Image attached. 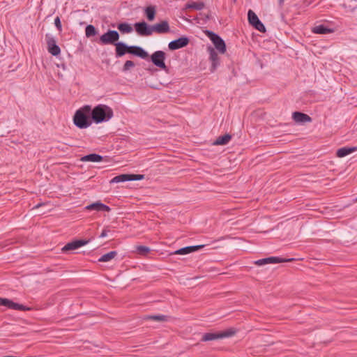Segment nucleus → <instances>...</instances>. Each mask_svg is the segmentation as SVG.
Wrapping results in <instances>:
<instances>
[{
    "label": "nucleus",
    "instance_id": "c85d7f7f",
    "mask_svg": "<svg viewBox=\"0 0 357 357\" xmlns=\"http://www.w3.org/2000/svg\"><path fill=\"white\" fill-rule=\"evenodd\" d=\"M116 251H111L108 253H106L101 256L100 258L98 259V261L100 262H107L113 259L117 255Z\"/></svg>",
    "mask_w": 357,
    "mask_h": 357
},
{
    "label": "nucleus",
    "instance_id": "f704fd0d",
    "mask_svg": "<svg viewBox=\"0 0 357 357\" xmlns=\"http://www.w3.org/2000/svg\"><path fill=\"white\" fill-rule=\"evenodd\" d=\"M220 333L221 335H224V338H225V337H228L232 336L235 333V331L232 329H229L225 331L220 332Z\"/></svg>",
    "mask_w": 357,
    "mask_h": 357
},
{
    "label": "nucleus",
    "instance_id": "4c0bfd02",
    "mask_svg": "<svg viewBox=\"0 0 357 357\" xmlns=\"http://www.w3.org/2000/svg\"><path fill=\"white\" fill-rule=\"evenodd\" d=\"M96 34V29L94 26L91 24V36Z\"/></svg>",
    "mask_w": 357,
    "mask_h": 357
},
{
    "label": "nucleus",
    "instance_id": "2eb2a0df",
    "mask_svg": "<svg viewBox=\"0 0 357 357\" xmlns=\"http://www.w3.org/2000/svg\"><path fill=\"white\" fill-rule=\"evenodd\" d=\"M115 56L116 58H120L126 54H128L130 45H128L123 42H117L115 45Z\"/></svg>",
    "mask_w": 357,
    "mask_h": 357
},
{
    "label": "nucleus",
    "instance_id": "2f4dec72",
    "mask_svg": "<svg viewBox=\"0 0 357 357\" xmlns=\"http://www.w3.org/2000/svg\"><path fill=\"white\" fill-rule=\"evenodd\" d=\"M135 66V64L132 61H126L123 66L122 71L127 72L130 70L131 68H133Z\"/></svg>",
    "mask_w": 357,
    "mask_h": 357
},
{
    "label": "nucleus",
    "instance_id": "20e7f679",
    "mask_svg": "<svg viewBox=\"0 0 357 357\" xmlns=\"http://www.w3.org/2000/svg\"><path fill=\"white\" fill-rule=\"evenodd\" d=\"M151 62L157 67L165 71H168V68L165 64L166 54L162 50L154 52L151 56Z\"/></svg>",
    "mask_w": 357,
    "mask_h": 357
},
{
    "label": "nucleus",
    "instance_id": "37998d69",
    "mask_svg": "<svg viewBox=\"0 0 357 357\" xmlns=\"http://www.w3.org/2000/svg\"><path fill=\"white\" fill-rule=\"evenodd\" d=\"M90 174H91V178L93 177L96 174L95 173L93 174V172H92L91 169Z\"/></svg>",
    "mask_w": 357,
    "mask_h": 357
},
{
    "label": "nucleus",
    "instance_id": "cd10ccee",
    "mask_svg": "<svg viewBox=\"0 0 357 357\" xmlns=\"http://www.w3.org/2000/svg\"><path fill=\"white\" fill-rule=\"evenodd\" d=\"M117 29L121 33H130L133 31L131 24L127 22L120 23L117 26Z\"/></svg>",
    "mask_w": 357,
    "mask_h": 357
},
{
    "label": "nucleus",
    "instance_id": "7c9ffc66",
    "mask_svg": "<svg viewBox=\"0 0 357 357\" xmlns=\"http://www.w3.org/2000/svg\"><path fill=\"white\" fill-rule=\"evenodd\" d=\"M344 6L349 12H354L357 8V0H349L344 3Z\"/></svg>",
    "mask_w": 357,
    "mask_h": 357
},
{
    "label": "nucleus",
    "instance_id": "9d476101",
    "mask_svg": "<svg viewBox=\"0 0 357 357\" xmlns=\"http://www.w3.org/2000/svg\"><path fill=\"white\" fill-rule=\"evenodd\" d=\"M207 52L209 54V60L211 62V66L210 68L211 72L213 73L215 71L217 68L220 66V58L218 55L217 52L215 50V49L211 47L208 46L207 47Z\"/></svg>",
    "mask_w": 357,
    "mask_h": 357
},
{
    "label": "nucleus",
    "instance_id": "393cba45",
    "mask_svg": "<svg viewBox=\"0 0 357 357\" xmlns=\"http://www.w3.org/2000/svg\"><path fill=\"white\" fill-rule=\"evenodd\" d=\"M231 139V135L225 134L222 136L218 137L216 140L213 143V145H226Z\"/></svg>",
    "mask_w": 357,
    "mask_h": 357
},
{
    "label": "nucleus",
    "instance_id": "412c9836",
    "mask_svg": "<svg viewBox=\"0 0 357 357\" xmlns=\"http://www.w3.org/2000/svg\"><path fill=\"white\" fill-rule=\"evenodd\" d=\"M91 211H96L100 212H109L111 208L100 202H96L91 204Z\"/></svg>",
    "mask_w": 357,
    "mask_h": 357
},
{
    "label": "nucleus",
    "instance_id": "c9c22d12",
    "mask_svg": "<svg viewBox=\"0 0 357 357\" xmlns=\"http://www.w3.org/2000/svg\"><path fill=\"white\" fill-rule=\"evenodd\" d=\"M130 181H140L144 178L143 174H130Z\"/></svg>",
    "mask_w": 357,
    "mask_h": 357
},
{
    "label": "nucleus",
    "instance_id": "e433bc0d",
    "mask_svg": "<svg viewBox=\"0 0 357 357\" xmlns=\"http://www.w3.org/2000/svg\"><path fill=\"white\" fill-rule=\"evenodd\" d=\"M54 24H55L56 27L57 28V29L59 30V31H62V26H61V20H60L59 17H56L54 19Z\"/></svg>",
    "mask_w": 357,
    "mask_h": 357
},
{
    "label": "nucleus",
    "instance_id": "c03bdc74",
    "mask_svg": "<svg viewBox=\"0 0 357 357\" xmlns=\"http://www.w3.org/2000/svg\"><path fill=\"white\" fill-rule=\"evenodd\" d=\"M284 0H279V3L282 4L284 2Z\"/></svg>",
    "mask_w": 357,
    "mask_h": 357
},
{
    "label": "nucleus",
    "instance_id": "79ce46f5",
    "mask_svg": "<svg viewBox=\"0 0 357 357\" xmlns=\"http://www.w3.org/2000/svg\"><path fill=\"white\" fill-rule=\"evenodd\" d=\"M43 204H37L36 206H34V208H39L40 206H42Z\"/></svg>",
    "mask_w": 357,
    "mask_h": 357
},
{
    "label": "nucleus",
    "instance_id": "f257e3e1",
    "mask_svg": "<svg viewBox=\"0 0 357 357\" xmlns=\"http://www.w3.org/2000/svg\"><path fill=\"white\" fill-rule=\"evenodd\" d=\"M113 116L112 109L105 105H98L91 109V123H100L108 121Z\"/></svg>",
    "mask_w": 357,
    "mask_h": 357
},
{
    "label": "nucleus",
    "instance_id": "58836bf2",
    "mask_svg": "<svg viewBox=\"0 0 357 357\" xmlns=\"http://www.w3.org/2000/svg\"><path fill=\"white\" fill-rule=\"evenodd\" d=\"M106 236H107V230L103 229L102 231L101 232L100 235L99 236V238H104Z\"/></svg>",
    "mask_w": 357,
    "mask_h": 357
},
{
    "label": "nucleus",
    "instance_id": "f8f14e48",
    "mask_svg": "<svg viewBox=\"0 0 357 357\" xmlns=\"http://www.w3.org/2000/svg\"><path fill=\"white\" fill-rule=\"evenodd\" d=\"M87 12L85 10H78L76 12L75 21L80 26L86 25L85 33L86 36L89 38V24H87Z\"/></svg>",
    "mask_w": 357,
    "mask_h": 357
},
{
    "label": "nucleus",
    "instance_id": "ddd939ff",
    "mask_svg": "<svg viewBox=\"0 0 357 357\" xmlns=\"http://www.w3.org/2000/svg\"><path fill=\"white\" fill-rule=\"evenodd\" d=\"M0 305H3L7 307L9 309L16 310H21V311H26L29 310V308L17 303L13 302V301L5 298H0Z\"/></svg>",
    "mask_w": 357,
    "mask_h": 357
},
{
    "label": "nucleus",
    "instance_id": "4468645a",
    "mask_svg": "<svg viewBox=\"0 0 357 357\" xmlns=\"http://www.w3.org/2000/svg\"><path fill=\"white\" fill-rule=\"evenodd\" d=\"M189 42L190 40L188 37L182 36L178 38V39L171 41L168 45V47L170 50H178L184 47H186L188 45Z\"/></svg>",
    "mask_w": 357,
    "mask_h": 357
},
{
    "label": "nucleus",
    "instance_id": "f03ea898",
    "mask_svg": "<svg viewBox=\"0 0 357 357\" xmlns=\"http://www.w3.org/2000/svg\"><path fill=\"white\" fill-rule=\"evenodd\" d=\"M73 121L79 128H86L89 126V105H84L76 111Z\"/></svg>",
    "mask_w": 357,
    "mask_h": 357
},
{
    "label": "nucleus",
    "instance_id": "f3484780",
    "mask_svg": "<svg viewBox=\"0 0 357 357\" xmlns=\"http://www.w3.org/2000/svg\"><path fill=\"white\" fill-rule=\"evenodd\" d=\"M153 33L159 34L166 33L169 31V25L167 21H162L160 23L152 25Z\"/></svg>",
    "mask_w": 357,
    "mask_h": 357
},
{
    "label": "nucleus",
    "instance_id": "b1692460",
    "mask_svg": "<svg viewBox=\"0 0 357 357\" xmlns=\"http://www.w3.org/2000/svg\"><path fill=\"white\" fill-rule=\"evenodd\" d=\"M355 151V149L353 148V147H348V146H344V147H342V148H340L339 149H337V152H336V155L338 157V158H343V157H345L347 155H348L349 154L353 153Z\"/></svg>",
    "mask_w": 357,
    "mask_h": 357
},
{
    "label": "nucleus",
    "instance_id": "a19ab883",
    "mask_svg": "<svg viewBox=\"0 0 357 357\" xmlns=\"http://www.w3.org/2000/svg\"><path fill=\"white\" fill-rule=\"evenodd\" d=\"M89 160H90L89 154L84 155L81 159L82 161H89Z\"/></svg>",
    "mask_w": 357,
    "mask_h": 357
},
{
    "label": "nucleus",
    "instance_id": "72a5a7b5",
    "mask_svg": "<svg viewBox=\"0 0 357 357\" xmlns=\"http://www.w3.org/2000/svg\"><path fill=\"white\" fill-rule=\"evenodd\" d=\"M103 159L102 156L96 154V153H91L90 155V160L91 162H98L102 161Z\"/></svg>",
    "mask_w": 357,
    "mask_h": 357
},
{
    "label": "nucleus",
    "instance_id": "c756f323",
    "mask_svg": "<svg viewBox=\"0 0 357 357\" xmlns=\"http://www.w3.org/2000/svg\"><path fill=\"white\" fill-rule=\"evenodd\" d=\"M168 317L163 314H157V315H149L146 316L144 319L146 320H153L155 321H167L168 320Z\"/></svg>",
    "mask_w": 357,
    "mask_h": 357
},
{
    "label": "nucleus",
    "instance_id": "473e14b6",
    "mask_svg": "<svg viewBox=\"0 0 357 357\" xmlns=\"http://www.w3.org/2000/svg\"><path fill=\"white\" fill-rule=\"evenodd\" d=\"M136 250L138 252V253L144 255H146L150 251V248L144 245H138L136 248Z\"/></svg>",
    "mask_w": 357,
    "mask_h": 357
},
{
    "label": "nucleus",
    "instance_id": "dca6fc26",
    "mask_svg": "<svg viewBox=\"0 0 357 357\" xmlns=\"http://www.w3.org/2000/svg\"><path fill=\"white\" fill-rule=\"evenodd\" d=\"M128 54L140 57L142 59H146L149 54L142 47L137 45H130Z\"/></svg>",
    "mask_w": 357,
    "mask_h": 357
},
{
    "label": "nucleus",
    "instance_id": "4be33fe9",
    "mask_svg": "<svg viewBox=\"0 0 357 357\" xmlns=\"http://www.w3.org/2000/svg\"><path fill=\"white\" fill-rule=\"evenodd\" d=\"M222 338H224V335H221L220 332L207 333L202 335V341L208 342Z\"/></svg>",
    "mask_w": 357,
    "mask_h": 357
},
{
    "label": "nucleus",
    "instance_id": "49530a36",
    "mask_svg": "<svg viewBox=\"0 0 357 357\" xmlns=\"http://www.w3.org/2000/svg\"><path fill=\"white\" fill-rule=\"evenodd\" d=\"M352 147L355 149V151H357V146H352Z\"/></svg>",
    "mask_w": 357,
    "mask_h": 357
},
{
    "label": "nucleus",
    "instance_id": "de8ad7c7",
    "mask_svg": "<svg viewBox=\"0 0 357 357\" xmlns=\"http://www.w3.org/2000/svg\"><path fill=\"white\" fill-rule=\"evenodd\" d=\"M236 0H234V2H235Z\"/></svg>",
    "mask_w": 357,
    "mask_h": 357
},
{
    "label": "nucleus",
    "instance_id": "5701e85b",
    "mask_svg": "<svg viewBox=\"0 0 357 357\" xmlns=\"http://www.w3.org/2000/svg\"><path fill=\"white\" fill-rule=\"evenodd\" d=\"M144 14L149 22L154 20L156 14V9L154 6H149L144 8Z\"/></svg>",
    "mask_w": 357,
    "mask_h": 357
},
{
    "label": "nucleus",
    "instance_id": "bb28decb",
    "mask_svg": "<svg viewBox=\"0 0 357 357\" xmlns=\"http://www.w3.org/2000/svg\"><path fill=\"white\" fill-rule=\"evenodd\" d=\"M130 174H120V175H118V176H114L111 181H110V183H121V182H125V181H130Z\"/></svg>",
    "mask_w": 357,
    "mask_h": 357
},
{
    "label": "nucleus",
    "instance_id": "ea45409f",
    "mask_svg": "<svg viewBox=\"0 0 357 357\" xmlns=\"http://www.w3.org/2000/svg\"><path fill=\"white\" fill-rule=\"evenodd\" d=\"M89 160H90L89 154L84 155L81 159L82 161H89Z\"/></svg>",
    "mask_w": 357,
    "mask_h": 357
},
{
    "label": "nucleus",
    "instance_id": "6ab92c4d",
    "mask_svg": "<svg viewBox=\"0 0 357 357\" xmlns=\"http://www.w3.org/2000/svg\"><path fill=\"white\" fill-rule=\"evenodd\" d=\"M204 245H192V246H186L182 248H180L177 250H176L174 254V255H188L189 253L197 251L202 248Z\"/></svg>",
    "mask_w": 357,
    "mask_h": 357
},
{
    "label": "nucleus",
    "instance_id": "1a4fd4ad",
    "mask_svg": "<svg viewBox=\"0 0 357 357\" xmlns=\"http://www.w3.org/2000/svg\"><path fill=\"white\" fill-rule=\"evenodd\" d=\"M294 259H283L278 257H270L267 258L261 259L255 261V264L257 266H264L268 264H278L282 262L291 261Z\"/></svg>",
    "mask_w": 357,
    "mask_h": 357
},
{
    "label": "nucleus",
    "instance_id": "7ed1b4c3",
    "mask_svg": "<svg viewBox=\"0 0 357 357\" xmlns=\"http://www.w3.org/2000/svg\"><path fill=\"white\" fill-rule=\"evenodd\" d=\"M205 33L213 43L217 51L220 54H225L226 52L227 47L224 40L219 35L212 31L206 30Z\"/></svg>",
    "mask_w": 357,
    "mask_h": 357
},
{
    "label": "nucleus",
    "instance_id": "6e6552de",
    "mask_svg": "<svg viewBox=\"0 0 357 357\" xmlns=\"http://www.w3.org/2000/svg\"><path fill=\"white\" fill-rule=\"evenodd\" d=\"M45 40L48 52L53 56H58L61 52V49L56 45V40L54 36L50 33L45 35Z\"/></svg>",
    "mask_w": 357,
    "mask_h": 357
},
{
    "label": "nucleus",
    "instance_id": "9b49d317",
    "mask_svg": "<svg viewBox=\"0 0 357 357\" xmlns=\"http://www.w3.org/2000/svg\"><path fill=\"white\" fill-rule=\"evenodd\" d=\"M89 242V240L85 239H79L73 241L71 242L66 244L62 248L61 250L63 252H68L69 251L75 250L78 249L79 248L86 245Z\"/></svg>",
    "mask_w": 357,
    "mask_h": 357
},
{
    "label": "nucleus",
    "instance_id": "39448f33",
    "mask_svg": "<svg viewBox=\"0 0 357 357\" xmlns=\"http://www.w3.org/2000/svg\"><path fill=\"white\" fill-rule=\"evenodd\" d=\"M119 39V33L115 30H108L100 37V42L104 45H115Z\"/></svg>",
    "mask_w": 357,
    "mask_h": 357
},
{
    "label": "nucleus",
    "instance_id": "423d86ee",
    "mask_svg": "<svg viewBox=\"0 0 357 357\" xmlns=\"http://www.w3.org/2000/svg\"><path fill=\"white\" fill-rule=\"evenodd\" d=\"M248 18L249 23L255 27L257 30L261 33L266 32V27L264 24L259 20L257 15L252 10L248 12Z\"/></svg>",
    "mask_w": 357,
    "mask_h": 357
},
{
    "label": "nucleus",
    "instance_id": "aec40b11",
    "mask_svg": "<svg viewBox=\"0 0 357 357\" xmlns=\"http://www.w3.org/2000/svg\"><path fill=\"white\" fill-rule=\"evenodd\" d=\"M312 31L316 34H328L334 32V29L329 28L324 24H319L313 26Z\"/></svg>",
    "mask_w": 357,
    "mask_h": 357
},
{
    "label": "nucleus",
    "instance_id": "a211bd4d",
    "mask_svg": "<svg viewBox=\"0 0 357 357\" xmlns=\"http://www.w3.org/2000/svg\"><path fill=\"white\" fill-rule=\"evenodd\" d=\"M292 119L298 123L311 122L312 119L310 116L301 112H294L292 114Z\"/></svg>",
    "mask_w": 357,
    "mask_h": 357
},
{
    "label": "nucleus",
    "instance_id": "0eeeda50",
    "mask_svg": "<svg viewBox=\"0 0 357 357\" xmlns=\"http://www.w3.org/2000/svg\"><path fill=\"white\" fill-rule=\"evenodd\" d=\"M135 29L141 36H149L153 34L152 25H149L146 22H139L134 24Z\"/></svg>",
    "mask_w": 357,
    "mask_h": 357
},
{
    "label": "nucleus",
    "instance_id": "a18cd8bd",
    "mask_svg": "<svg viewBox=\"0 0 357 357\" xmlns=\"http://www.w3.org/2000/svg\"><path fill=\"white\" fill-rule=\"evenodd\" d=\"M86 209L87 210H89L90 209V207H89V205H87L86 207H85Z\"/></svg>",
    "mask_w": 357,
    "mask_h": 357
},
{
    "label": "nucleus",
    "instance_id": "a878e982",
    "mask_svg": "<svg viewBox=\"0 0 357 357\" xmlns=\"http://www.w3.org/2000/svg\"><path fill=\"white\" fill-rule=\"evenodd\" d=\"M205 6V4L202 1H192L186 4L185 8L188 9H193L196 10H201Z\"/></svg>",
    "mask_w": 357,
    "mask_h": 357
}]
</instances>
